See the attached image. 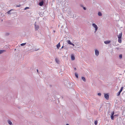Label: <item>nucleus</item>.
<instances>
[{"label":"nucleus","instance_id":"obj_1","mask_svg":"<svg viewBox=\"0 0 125 125\" xmlns=\"http://www.w3.org/2000/svg\"><path fill=\"white\" fill-rule=\"evenodd\" d=\"M64 84L66 85V83L67 87L69 88H73L74 85V83H70L69 82L67 81H65L64 82Z\"/></svg>","mask_w":125,"mask_h":125},{"label":"nucleus","instance_id":"obj_2","mask_svg":"<svg viewBox=\"0 0 125 125\" xmlns=\"http://www.w3.org/2000/svg\"><path fill=\"white\" fill-rule=\"evenodd\" d=\"M39 2V5L40 6H42L43 5L44 3H45L46 1L45 0H40Z\"/></svg>","mask_w":125,"mask_h":125},{"label":"nucleus","instance_id":"obj_3","mask_svg":"<svg viewBox=\"0 0 125 125\" xmlns=\"http://www.w3.org/2000/svg\"><path fill=\"white\" fill-rule=\"evenodd\" d=\"M35 28L36 31L38 30L39 28V26L36 24V22H35L34 23Z\"/></svg>","mask_w":125,"mask_h":125},{"label":"nucleus","instance_id":"obj_4","mask_svg":"<svg viewBox=\"0 0 125 125\" xmlns=\"http://www.w3.org/2000/svg\"><path fill=\"white\" fill-rule=\"evenodd\" d=\"M104 97L106 100H108L109 98V95L108 94H104Z\"/></svg>","mask_w":125,"mask_h":125},{"label":"nucleus","instance_id":"obj_5","mask_svg":"<svg viewBox=\"0 0 125 125\" xmlns=\"http://www.w3.org/2000/svg\"><path fill=\"white\" fill-rule=\"evenodd\" d=\"M92 25L93 27L95 28V31H96L98 29V27L97 25L94 23H93Z\"/></svg>","mask_w":125,"mask_h":125},{"label":"nucleus","instance_id":"obj_6","mask_svg":"<svg viewBox=\"0 0 125 125\" xmlns=\"http://www.w3.org/2000/svg\"><path fill=\"white\" fill-rule=\"evenodd\" d=\"M111 115L110 117L111 118V119L112 120H114V111H113L112 113H111Z\"/></svg>","mask_w":125,"mask_h":125},{"label":"nucleus","instance_id":"obj_7","mask_svg":"<svg viewBox=\"0 0 125 125\" xmlns=\"http://www.w3.org/2000/svg\"><path fill=\"white\" fill-rule=\"evenodd\" d=\"M123 89V87H121V88L120 91L118 92L117 93V95L118 96L120 95L121 93L122 92Z\"/></svg>","mask_w":125,"mask_h":125},{"label":"nucleus","instance_id":"obj_8","mask_svg":"<svg viewBox=\"0 0 125 125\" xmlns=\"http://www.w3.org/2000/svg\"><path fill=\"white\" fill-rule=\"evenodd\" d=\"M99 51L96 49L95 50V54L96 55L98 56L99 55Z\"/></svg>","mask_w":125,"mask_h":125},{"label":"nucleus","instance_id":"obj_9","mask_svg":"<svg viewBox=\"0 0 125 125\" xmlns=\"http://www.w3.org/2000/svg\"><path fill=\"white\" fill-rule=\"evenodd\" d=\"M71 60H74L75 58L74 55L73 54H71Z\"/></svg>","mask_w":125,"mask_h":125},{"label":"nucleus","instance_id":"obj_10","mask_svg":"<svg viewBox=\"0 0 125 125\" xmlns=\"http://www.w3.org/2000/svg\"><path fill=\"white\" fill-rule=\"evenodd\" d=\"M55 61L58 64L60 63V61L57 58H56L55 59Z\"/></svg>","mask_w":125,"mask_h":125},{"label":"nucleus","instance_id":"obj_11","mask_svg":"<svg viewBox=\"0 0 125 125\" xmlns=\"http://www.w3.org/2000/svg\"><path fill=\"white\" fill-rule=\"evenodd\" d=\"M8 123L10 125H13L11 122L10 120H8L7 121Z\"/></svg>","mask_w":125,"mask_h":125},{"label":"nucleus","instance_id":"obj_12","mask_svg":"<svg viewBox=\"0 0 125 125\" xmlns=\"http://www.w3.org/2000/svg\"><path fill=\"white\" fill-rule=\"evenodd\" d=\"M122 33L121 32V33L119 34L118 35V38H122Z\"/></svg>","mask_w":125,"mask_h":125},{"label":"nucleus","instance_id":"obj_13","mask_svg":"<svg viewBox=\"0 0 125 125\" xmlns=\"http://www.w3.org/2000/svg\"><path fill=\"white\" fill-rule=\"evenodd\" d=\"M6 51L5 50H0V54L5 52Z\"/></svg>","mask_w":125,"mask_h":125},{"label":"nucleus","instance_id":"obj_14","mask_svg":"<svg viewBox=\"0 0 125 125\" xmlns=\"http://www.w3.org/2000/svg\"><path fill=\"white\" fill-rule=\"evenodd\" d=\"M110 42V41H105L104 42V43L106 44H109Z\"/></svg>","mask_w":125,"mask_h":125},{"label":"nucleus","instance_id":"obj_15","mask_svg":"<svg viewBox=\"0 0 125 125\" xmlns=\"http://www.w3.org/2000/svg\"><path fill=\"white\" fill-rule=\"evenodd\" d=\"M60 43H59L57 45H56V47L58 49H59L60 47Z\"/></svg>","mask_w":125,"mask_h":125},{"label":"nucleus","instance_id":"obj_16","mask_svg":"<svg viewBox=\"0 0 125 125\" xmlns=\"http://www.w3.org/2000/svg\"><path fill=\"white\" fill-rule=\"evenodd\" d=\"M82 79L83 80L84 82H85L86 81L85 78L84 77H82Z\"/></svg>","mask_w":125,"mask_h":125},{"label":"nucleus","instance_id":"obj_17","mask_svg":"<svg viewBox=\"0 0 125 125\" xmlns=\"http://www.w3.org/2000/svg\"><path fill=\"white\" fill-rule=\"evenodd\" d=\"M118 42L119 43H121L122 42L121 38H118Z\"/></svg>","mask_w":125,"mask_h":125},{"label":"nucleus","instance_id":"obj_18","mask_svg":"<svg viewBox=\"0 0 125 125\" xmlns=\"http://www.w3.org/2000/svg\"><path fill=\"white\" fill-rule=\"evenodd\" d=\"M119 58L120 59H121L122 58V54H120L119 56Z\"/></svg>","mask_w":125,"mask_h":125},{"label":"nucleus","instance_id":"obj_19","mask_svg":"<svg viewBox=\"0 0 125 125\" xmlns=\"http://www.w3.org/2000/svg\"><path fill=\"white\" fill-rule=\"evenodd\" d=\"M98 15L99 16H102V14L100 12H99L98 13Z\"/></svg>","mask_w":125,"mask_h":125},{"label":"nucleus","instance_id":"obj_20","mask_svg":"<svg viewBox=\"0 0 125 125\" xmlns=\"http://www.w3.org/2000/svg\"><path fill=\"white\" fill-rule=\"evenodd\" d=\"M75 74L76 77L77 78H78V75L77 73H75Z\"/></svg>","mask_w":125,"mask_h":125},{"label":"nucleus","instance_id":"obj_21","mask_svg":"<svg viewBox=\"0 0 125 125\" xmlns=\"http://www.w3.org/2000/svg\"><path fill=\"white\" fill-rule=\"evenodd\" d=\"M67 42L68 44H69L70 45H71L72 43L70 40H67Z\"/></svg>","mask_w":125,"mask_h":125},{"label":"nucleus","instance_id":"obj_22","mask_svg":"<svg viewBox=\"0 0 125 125\" xmlns=\"http://www.w3.org/2000/svg\"><path fill=\"white\" fill-rule=\"evenodd\" d=\"M9 10V11H8L7 12V13H8V14H11V13H10V12L11 11H12V10Z\"/></svg>","mask_w":125,"mask_h":125},{"label":"nucleus","instance_id":"obj_23","mask_svg":"<svg viewBox=\"0 0 125 125\" xmlns=\"http://www.w3.org/2000/svg\"><path fill=\"white\" fill-rule=\"evenodd\" d=\"M26 44V43H22V44H21V46H23L24 45H25Z\"/></svg>","mask_w":125,"mask_h":125},{"label":"nucleus","instance_id":"obj_24","mask_svg":"<svg viewBox=\"0 0 125 125\" xmlns=\"http://www.w3.org/2000/svg\"><path fill=\"white\" fill-rule=\"evenodd\" d=\"M98 121L96 120L94 122V124L95 125H96L97 124Z\"/></svg>","mask_w":125,"mask_h":125},{"label":"nucleus","instance_id":"obj_25","mask_svg":"<svg viewBox=\"0 0 125 125\" xmlns=\"http://www.w3.org/2000/svg\"><path fill=\"white\" fill-rule=\"evenodd\" d=\"M39 15L41 17H42L43 16V14L40 13Z\"/></svg>","mask_w":125,"mask_h":125},{"label":"nucleus","instance_id":"obj_26","mask_svg":"<svg viewBox=\"0 0 125 125\" xmlns=\"http://www.w3.org/2000/svg\"><path fill=\"white\" fill-rule=\"evenodd\" d=\"M5 35L6 36H8L9 35V33H6L5 34Z\"/></svg>","mask_w":125,"mask_h":125},{"label":"nucleus","instance_id":"obj_27","mask_svg":"<svg viewBox=\"0 0 125 125\" xmlns=\"http://www.w3.org/2000/svg\"><path fill=\"white\" fill-rule=\"evenodd\" d=\"M98 95L99 96H101V93H99L98 94Z\"/></svg>","mask_w":125,"mask_h":125},{"label":"nucleus","instance_id":"obj_28","mask_svg":"<svg viewBox=\"0 0 125 125\" xmlns=\"http://www.w3.org/2000/svg\"><path fill=\"white\" fill-rule=\"evenodd\" d=\"M29 8L28 7H26L24 8V10H26V9H29Z\"/></svg>","mask_w":125,"mask_h":125},{"label":"nucleus","instance_id":"obj_29","mask_svg":"<svg viewBox=\"0 0 125 125\" xmlns=\"http://www.w3.org/2000/svg\"><path fill=\"white\" fill-rule=\"evenodd\" d=\"M83 9L84 10H86V8L85 7H83Z\"/></svg>","mask_w":125,"mask_h":125},{"label":"nucleus","instance_id":"obj_30","mask_svg":"<svg viewBox=\"0 0 125 125\" xmlns=\"http://www.w3.org/2000/svg\"><path fill=\"white\" fill-rule=\"evenodd\" d=\"M71 45H72L73 47H74V44L73 43H72L71 44Z\"/></svg>","mask_w":125,"mask_h":125},{"label":"nucleus","instance_id":"obj_31","mask_svg":"<svg viewBox=\"0 0 125 125\" xmlns=\"http://www.w3.org/2000/svg\"><path fill=\"white\" fill-rule=\"evenodd\" d=\"M21 6V5H17L16 6V7H20Z\"/></svg>","mask_w":125,"mask_h":125},{"label":"nucleus","instance_id":"obj_32","mask_svg":"<svg viewBox=\"0 0 125 125\" xmlns=\"http://www.w3.org/2000/svg\"><path fill=\"white\" fill-rule=\"evenodd\" d=\"M67 48L66 47H64V49H67Z\"/></svg>","mask_w":125,"mask_h":125},{"label":"nucleus","instance_id":"obj_33","mask_svg":"<svg viewBox=\"0 0 125 125\" xmlns=\"http://www.w3.org/2000/svg\"><path fill=\"white\" fill-rule=\"evenodd\" d=\"M118 116V115H114V117H115V116Z\"/></svg>","mask_w":125,"mask_h":125},{"label":"nucleus","instance_id":"obj_34","mask_svg":"<svg viewBox=\"0 0 125 125\" xmlns=\"http://www.w3.org/2000/svg\"><path fill=\"white\" fill-rule=\"evenodd\" d=\"M74 70H75V71H76V68H74Z\"/></svg>","mask_w":125,"mask_h":125},{"label":"nucleus","instance_id":"obj_35","mask_svg":"<svg viewBox=\"0 0 125 125\" xmlns=\"http://www.w3.org/2000/svg\"><path fill=\"white\" fill-rule=\"evenodd\" d=\"M37 73H39V72H38V69H37Z\"/></svg>","mask_w":125,"mask_h":125},{"label":"nucleus","instance_id":"obj_36","mask_svg":"<svg viewBox=\"0 0 125 125\" xmlns=\"http://www.w3.org/2000/svg\"><path fill=\"white\" fill-rule=\"evenodd\" d=\"M81 7H83V6L82 5H81Z\"/></svg>","mask_w":125,"mask_h":125},{"label":"nucleus","instance_id":"obj_37","mask_svg":"<svg viewBox=\"0 0 125 125\" xmlns=\"http://www.w3.org/2000/svg\"><path fill=\"white\" fill-rule=\"evenodd\" d=\"M64 48V47L63 46H62V47L61 48H62H62Z\"/></svg>","mask_w":125,"mask_h":125},{"label":"nucleus","instance_id":"obj_38","mask_svg":"<svg viewBox=\"0 0 125 125\" xmlns=\"http://www.w3.org/2000/svg\"><path fill=\"white\" fill-rule=\"evenodd\" d=\"M66 125H69V124H66Z\"/></svg>","mask_w":125,"mask_h":125},{"label":"nucleus","instance_id":"obj_39","mask_svg":"<svg viewBox=\"0 0 125 125\" xmlns=\"http://www.w3.org/2000/svg\"><path fill=\"white\" fill-rule=\"evenodd\" d=\"M7 27H10V26H8V25H7Z\"/></svg>","mask_w":125,"mask_h":125},{"label":"nucleus","instance_id":"obj_40","mask_svg":"<svg viewBox=\"0 0 125 125\" xmlns=\"http://www.w3.org/2000/svg\"><path fill=\"white\" fill-rule=\"evenodd\" d=\"M37 50H36V49H35V51H37Z\"/></svg>","mask_w":125,"mask_h":125},{"label":"nucleus","instance_id":"obj_41","mask_svg":"<svg viewBox=\"0 0 125 125\" xmlns=\"http://www.w3.org/2000/svg\"><path fill=\"white\" fill-rule=\"evenodd\" d=\"M117 49H118V50L119 49V48H117Z\"/></svg>","mask_w":125,"mask_h":125},{"label":"nucleus","instance_id":"obj_42","mask_svg":"<svg viewBox=\"0 0 125 125\" xmlns=\"http://www.w3.org/2000/svg\"><path fill=\"white\" fill-rule=\"evenodd\" d=\"M3 21V20H1V21Z\"/></svg>","mask_w":125,"mask_h":125},{"label":"nucleus","instance_id":"obj_43","mask_svg":"<svg viewBox=\"0 0 125 125\" xmlns=\"http://www.w3.org/2000/svg\"><path fill=\"white\" fill-rule=\"evenodd\" d=\"M15 50H16V49H15Z\"/></svg>","mask_w":125,"mask_h":125}]
</instances>
